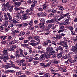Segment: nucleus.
<instances>
[{"label":"nucleus","mask_w":77,"mask_h":77,"mask_svg":"<svg viewBox=\"0 0 77 77\" xmlns=\"http://www.w3.org/2000/svg\"><path fill=\"white\" fill-rule=\"evenodd\" d=\"M2 67L3 68H6V69H8V68H11V66H10V64L8 63H6L5 65H3Z\"/></svg>","instance_id":"5"},{"label":"nucleus","mask_w":77,"mask_h":77,"mask_svg":"<svg viewBox=\"0 0 77 77\" xmlns=\"http://www.w3.org/2000/svg\"><path fill=\"white\" fill-rule=\"evenodd\" d=\"M33 20H31L29 23V25H31V26H32V25H33Z\"/></svg>","instance_id":"37"},{"label":"nucleus","mask_w":77,"mask_h":77,"mask_svg":"<svg viewBox=\"0 0 77 77\" xmlns=\"http://www.w3.org/2000/svg\"><path fill=\"white\" fill-rule=\"evenodd\" d=\"M51 71V72H54V68L53 67H50Z\"/></svg>","instance_id":"39"},{"label":"nucleus","mask_w":77,"mask_h":77,"mask_svg":"<svg viewBox=\"0 0 77 77\" xmlns=\"http://www.w3.org/2000/svg\"><path fill=\"white\" fill-rule=\"evenodd\" d=\"M62 56V54L61 53H59V54H58L57 57L58 59H60L61 57Z\"/></svg>","instance_id":"18"},{"label":"nucleus","mask_w":77,"mask_h":77,"mask_svg":"<svg viewBox=\"0 0 77 77\" xmlns=\"http://www.w3.org/2000/svg\"><path fill=\"white\" fill-rule=\"evenodd\" d=\"M9 51L8 48H5L3 50V53L4 54H2L1 56H0V59H5L6 60L7 59H9V57L10 56V55L8 54V51Z\"/></svg>","instance_id":"1"},{"label":"nucleus","mask_w":77,"mask_h":77,"mask_svg":"<svg viewBox=\"0 0 77 77\" xmlns=\"http://www.w3.org/2000/svg\"><path fill=\"white\" fill-rule=\"evenodd\" d=\"M45 26L44 25H41L40 27V28L42 30H44L45 29Z\"/></svg>","instance_id":"16"},{"label":"nucleus","mask_w":77,"mask_h":77,"mask_svg":"<svg viewBox=\"0 0 77 77\" xmlns=\"http://www.w3.org/2000/svg\"><path fill=\"white\" fill-rule=\"evenodd\" d=\"M52 2H53L54 3L55 5H57L58 3V2L57 1H56L55 0L52 1Z\"/></svg>","instance_id":"36"},{"label":"nucleus","mask_w":77,"mask_h":77,"mask_svg":"<svg viewBox=\"0 0 77 77\" xmlns=\"http://www.w3.org/2000/svg\"><path fill=\"white\" fill-rule=\"evenodd\" d=\"M64 47H66V50H68V45L66 44L63 45V48H64Z\"/></svg>","instance_id":"35"},{"label":"nucleus","mask_w":77,"mask_h":77,"mask_svg":"<svg viewBox=\"0 0 77 77\" xmlns=\"http://www.w3.org/2000/svg\"><path fill=\"white\" fill-rule=\"evenodd\" d=\"M65 31V29H63L62 30H60L58 31V33H60V32H63Z\"/></svg>","instance_id":"49"},{"label":"nucleus","mask_w":77,"mask_h":77,"mask_svg":"<svg viewBox=\"0 0 77 77\" xmlns=\"http://www.w3.org/2000/svg\"><path fill=\"white\" fill-rule=\"evenodd\" d=\"M23 74V72L21 71L17 72H16V74L17 75H20Z\"/></svg>","instance_id":"17"},{"label":"nucleus","mask_w":77,"mask_h":77,"mask_svg":"<svg viewBox=\"0 0 77 77\" xmlns=\"http://www.w3.org/2000/svg\"><path fill=\"white\" fill-rule=\"evenodd\" d=\"M29 45L32 46H36L37 45L35 43H29Z\"/></svg>","instance_id":"27"},{"label":"nucleus","mask_w":77,"mask_h":77,"mask_svg":"<svg viewBox=\"0 0 77 77\" xmlns=\"http://www.w3.org/2000/svg\"><path fill=\"white\" fill-rule=\"evenodd\" d=\"M33 59H34V58H33L29 57V62H31V61H32V60H33Z\"/></svg>","instance_id":"47"},{"label":"nucleus","mask_w":77,"mask_h":77,"mask_svg":"<svg viewBox=\"0 0 77 77\" xmlns=\"http://www.w3.org/2000/svg\"><path fill=\"white\" fill-rule=\"evenodd\" d=\"M49 53H55L56 52L55 51H53V48L51 47H50V52Z\"/></svg>","instance_id":"13"},{"label":"nucleus","mask_w":77,"mask_h":77,"mask_svg":"<svg viewBox=\"0 0 77 77\" xmlns=\"http://www.w3.org/2000/svg\"><path fill=\"white\" fill-rule=\"evenodd\" d=\"M4 16L5 17V20H8V16H7V14H6V13H4Z\"/></svg>","instance_id":"19"},{"label":"nucleus","mask_w":77,"mask_h":77,"mask_svg":"<svg viewBox=\"0 0 77 77\" xmlns=\"http://www.w3.org/2000/svg\"><path fill=\"white\" fill-rule=\"evenodd\" d=\"M30 42H31V43H34V42H36V41L32 39L31 40Z\"/></svg>","instance_id":"58"},{"label":"nucleus","mask_w":77,"mask_h":77,"mask_svg":"<svg viewBox=\"0 0 77 77\" xmlns=\"http://www.w3.org/2000/svg\"><path fill=\"white\" fill-rule=\"evenodd\" d=\"M14 5H17V6H20L21 5V3L19 2H15L14 3Z\"/></svg>","instance_id":"22"},{"label":"nucleus","mask_w":77,"mask_h":77,"mask_svg":"<svg viewBox=\"0 0 77 77\" xmlns=\"http://www.w3.org/2000/svg\"><path fill=\"white\" fill-rule=\"evenodd\" d=\"M17 19H13V22L14 23H18V22L17 21Z\"/></svg>","instance_id":"31"},{"label":"nucleus","mask_w":77,"mask_h":77,"mask_svg":"<svg viewBox=\"0 0 77 77\" xmlns=\"http://www.w3.org/2000/svg\"><path fill=\"white\" fill-rule=\"evenodd\" d=\"M39 58L41 60H44V59H48V56H47L46 54H44L41 55Z\"/></svg>","instance_id":"3"},{"label":"nucleus","mask_w":77,"mask_h":77,"mask_svg":"<svg viewBox=\"0 0 77 77\" xmlns=\"http://www.w3.org/2000/svg\"><path fill=\"white\" fill-rule=\"evenodd\" d=\"M59 50L60 51H63V49L62 47L59 46L58 48H57L56 49V51L57 52V51H59Z\"/></svg>","instance_id":"9"},{"label":"nucleus","mask_w":77,"mask_h":77,"mask_svg":"<svg viewBox=\"0 0 77 77\" xmlns=\"http://www.w3.org/2000/svg\"><path fill=\"white\" fill-rule=\"evenodd\" d=\"M15 31H13L11 32V35H13V36H14L15 35Z\"/></svg>","instance_id":"52"},{"label":"nucleus","mask_w":77,"mask_h":77,"mask_svg":"<svg viewBox=\"0 0 77 77\" xmlns=\"http://www.w3.org/2000/svg\"><path fill=\"white\" fill-rule=\"evenodd\" d=\"M69 28L70 30H73V29H74L72 26H69Z\"/></svg>","instance_id":"55"},{"label":"nucleus","mask_w":77,"mask_h":77,"mask_svg":"<svg viewBox=\"0 0 77 77\" xmlns=\"http://www.w3.org/2000/svg\"><path fill=\"white\" fill-rule=\"evenodd\" d=\"M14 7V5H12L11 8H10V7L8 8V9L9 10L10 12H12V10H13V8Z\"/></svg>","instance_id":"11"},{"label":"nucleus","mask_w":77,"mask_h":77,"mask_svg":"<svg viewBox=\"0 0 77 77\" xmlns=\"http://www.w3.org/2000/svg\"><path fill=\"white\" fill-rule=\"evenodd\" d=\"M14 9L17 11H20V8L19 7V8H18L17 7H16L14 8Z\"/></svg>","instance_id":"63"},{"label":"nucleus","mask_w":77,"mask_h":77,"mask_svg":"<svg viewBox=\"0 0 77 77\" xmlns=\"http://www.w3.org/2000/svg\"><path fill=\"white\" fill-rule=\"evenodd\" d=\"M61 38H62L61 35H56V39H61Z\"/></svg>","instance_id":"14"},{"label":"nucleus","mask_w":77,"mask_h":77,"mask_svg":"<svg viewBox=\"0 0 77 77\" xmlns=\"http://www.w3.org/2000/svg\"><path fill=\"white\" fill-rule=\"evenodd\" d=\"M50 76V74L49 73H47L44 75L45 77H48Z\"/></svg>","instance_id":"30"},{"label":"nucleus","mask_w":77,"mask_h":77,"mask_svg":"<svg viewBox=\"0 0 77 77\" xmlns=\"http://www.w3.org/2000/svg\"><path fill=\"white\" fill-rule=\"evenodd\" d=\"M46 50L47 53H50V48H47Z\"/></svg>","instance_id":"62"},{"label":"nucleus","mask_w":77,"mask_h":77,"mask_svg":"<svg viewBox=\"0 0 77 77\" xmlns=\"http://www.w3.org/2000/svg\"><path fill=\"white\" fill-rule=\"evenodd\" d=\"M51 25L50 24H49L48 27H47L46 29L47 30H49L50 28H51Z\"/></svg>","instance_id":"46"},{"label":"nucleus","mask_w":77,"mask_h":77,"mask_svg":"<svg viewBox=\"0 0 77 77\" xmlns=\"http://www.w3.org/2000/svg\"><path fill=\"white\" fill-rule=\"evenodd\" d=\"M71 53H69L68 54L67 56L68 57V58H71Z\"/></svg>","instance_id":"51"},{"label":"nucleus","mask_w":77,"mask_h":77,"mask_svg":"<svg viewBox=\"0 0 77 77\" xmlns=\"http://www.w3.org/2000/svg\"><path fill=\"white\" fill-rule=\"evenodd\" d=\"M15 56L16 57L17 59H19L20 56V54H17L15 55Z\"/></svg>","instance_id":"32"},{"label":"nucleus","mask_w":77,"mask_h":77,"mask_svg":"<svg viewBox=\"0 0 77 77\" xmlns=\"http://www.w3.org/2000/svg\"><path fill=\"white\" fill-rule=\"evenodd\" d=\"M64 23L66 24H68L69 23V20L66 19Z\"/></svg>","instance_id":"28"},{"label":"nucleus","mask_w":77,"mask_h":77,"mask_svg":"<svg viewBox=\"0 0 77 77\" xmlns=\"http://www.w3.org/2000/svg\"><path fill=\"white\" fill-rule=\"evenodd\" d=\"M22 47H28L29 45L27 44H22Z\"/></svg>","instance_id":"33"},{"label":"nucleus","mask_w":77,"mask_h":77,"mask_svg":"<svg viewBox=\"0 0 77 77\" xmlns=\"http://www.w3.org/2000/svg\"><path fill=\"white\" fill-rule=\"evenodd\" d=\"M15 57L13 55L10 56V58L11 59H15Z\"/></svg>","instance_id":"57"},{"label":"nucleus","mask_w":77,"mask_h":77,"mask_svg":"<svg viewBox=\"0 0 77 77\" xmlns=\"http://www.w3.org/2000/svg\"><path fill=\"white\" fill-rule=\"evenodd\" d=\"M4 29L3 27L2 26H0V30H3Z\"/></svg>","instance_id":"64"},{"label":"nucleus","mask_w":77,"mask_h":77,"mask_svg":"<svg viewBox=\"0 0 77 77\" xmlns=\"http://www.w3.org/2000/svg\"><path fill=\"white\" fill-rule=\"evenodd\" d=\"M14 32L15 33H20V32L17 29L14 30Z\"/></svg>","instance_id":"56"},{"label":"nucleus","mask_w":77,"mask_h":77,"mask_svg":"<svg viewBox=\"0 0 77 77\" xmlns=\"http://www.w3.org/2000/svg\"><path fill=\"white\" fill-rule=\"evenodd\" d=\"M6 6L7 8H9L11 6V5L9 4V2H8L6 4Z\"/></svg>","instance_id":"26"},{"label":"nucleus","mask_w":77,"mask_h":77,"mask_svg":"<svg viewBox=\"0 0 77 77\" xmlns=\"http://www.w3.org/2000/svg\"><path fill=\"white\" fill-rule=\"evenodd\" d=\"M25 34V32H21L19 34V36H23Z\"/></svg>","instance_id":"21"},{"label":"nucleus","mask_w":77,"mask_h":77,"mask_svg":"<svg viewBox=\"0 0 77 77\" xmlns=\"http://www.w3.org/2000/svg\"><path fill=\"white\" fill-rule=\"evenodd\" d=\"M74 63L75 62H77V57L76 56L75 57L74 60H73Z\"/></svg>","instance_id":"48"},{"label":"nucleus","mask_w":77,"mask_h":77,"mask_svg":"<svg viewBox=\"0 0 77 77\" xmlns=\"http://www.w3.org/2000/svg\"><path fill=\"white\" fill-rule=\"evenodd\" d=\"M38 11H40V12H42V11H43V9L41 8H39L38 9Z\"/></svg>","instance_id":"41"},{"label":"nucleus","mask_w":77,"mask_h":77,"mask_svg":"<svg viewBox=\"0 0 77 77\" xmlns=\"http://www.w3.org/2000/svg\"><path fill=\"white\" fill-rule=\"evenodd\" d=\"M40 23H42V25H44L45 24V20H44V19H41L40 20Z\"/></svg>","instance_id":"12"},{"label":"nucleus","mask_w":77,"mask_h":77,"mask_svg":"<svg viewBox=\"0 0 77 77\" xmlns=\"http://www.w3.org/2000/svg\"><path fill=\"white\" fill-rule=\"evenodd\" d=\"M51 57L53 58H56V55L54 54V53H51Z\"/></svg>","instance_id":"29"},{"label":"nucleus","mask_w":77,"mask_h":77,"mask_svg":"<svg viewBox=\"0 0 77 77\" xmlns=\"http://www.w3.org/2000/svg\"><path fill=\"white\" fill-rule=\"evenodd\" d=\"M17 42H18V40H13L12 42H9V44L10 45H12V44H15Z\"/></svg>","instance_id":"8"},{"label":"nucleus","mask_w":77,"mask_h":77,"mask_svg":"<svg viewBox=\"0 0 77 77\" xmlns=\"http://www.w3.org/2000/svg\"><path fill=\"white\" fill-rule=\"evenodd\" d=\"M63 58L64 59H67V56L66 55L63 56Z\"/></svg>","instance_id":"61"},{"label":"nucleus","mask_w":77,"mask_h":77,"mask_svg":"<svg viewBox=\"0 0 77 77\" xmlns=\"http://www.w3.org/2000/svg\"><path fill=\"white\" fill-rule=\"evenodd\" d=\"M58 7L59 8H59V10H60V11H63V9H64L62 7V6H61L60 5H59Z\"/></svg>","instance_id":"20"},{"label":"nucleus","mask_w":77,"mask_h":77,"mask_svg":"<svg viewBox=\"0 0 77 77\" xmlns=\"http://www.w3.org/2000/svg\"><path fill=\"white\" fill-rule=\"evenodd\" d=\"M16 18H17L18 21H20L22 17H21V16H19L16 17Z\"/></svg>","instance_id":"34"},{"label":"nucleus","mask_w":77,"mask_h":77,"mask_svg":"<svg viewBox=\"0 0 77 77\" xmlns=\"http://www.w3.org/2000/svg\"><path fill=\"white\" fill-rule=\"evenodd\" d=\"M8 28H10V27H13V24L12 23H10L9 26H8Z\"/></svg>","instance_id":"43"},{"label":"nucleus","mask_w":77,"mask_h":77,"mask_svg":"<svg viewBox=\"0 0 77 77\" xmlns=\"http://www.w3.org/2000/svg\"><path fill=\"white\" fill-rule=\"evenodd\" d=\"M39 36H35L34 39L36 40L38 42L37 43V44H38L39 43L40 40L39 39Z\"/></svg>","instance_id":"10"},{"label":"nucleus","mask_w":77,"mask_h":77,"mask_svg":"<svg viewBox=\"0 0 77 77\" xmlns=\"http://www.w3.org/2000/svg\"><path fill=\"white\" fill-rule=\"evenodd\" d=\"M14 49L13 48H12V47H11L10 49H9V51H14Z\"/></svg>","instance_id":"53"},{"label":"nucleus","mask_w":77,"mask_h":77,"mask_svg":"<svg viewBox=\"0 0 77 77\" xmlns=\"http://www.w3.org/2000/svg\"><path fill=\"white\" fill-rule=\"evenodd\" d=\"M28 26V24L27 23H24L23 24V27H26Z\"/></svg>","instance_id":"44"},{"label":"nucleus","mask_w":77,"mask_h":77,"mask_svg":"<svg viewBox=\"0 0 77 77\" xmlns=\"http://www.w3.org/2000/svg\"><path fill=\"white\" fill-rule=\"evenodd\" d=\"M33 14L32 12L30 13H26V14H24L23 17V20H27V18H30V16L29 15H32Z\"/></svg>","instance_id":"2"},{"label":"nucleus","mask_w":77,"mask_h":77,"mask_svg":"<svg viewBox=\"0 0 77 77\" xmlns=\"http://www.w3.org/2000/svg\"><path fill=\"white\" fill-rule=\"evenodd\" d=\"M74 44L75 45L74 46L72 47V48L71 49L72 51H75V50H77V42H74Z\"/></svg>","instance_id":"4"},{"label":"nucleus","mask_w":77,"mask_h":77,"mask_svg":"<svg viewBox=\"0 0 77 77\" xmlns=\"http://www.w3.org/2000/svg\"><path fill=\"white\" fill-rule=\"evenodd\" d=\"M54 22V20L52 19L51 20H48L46 21V24H48L49 23H52Z\"/></svg>","instance_id":"7"},{"label":"nucleus","mask_w":77,"mask_h":77,"mask_svg":"<svg viewBox=\"0 0 77 77\" xmlns=\"http://www.w3.org/2000/svg\"><path fill=\"white\" fill-rule=\"evenodd\" d=\"M42 14V16H43V17H44V16H47V14L45 13L44 12H43Z\"/></svg>","instance_id":"38"},{"label":"nucleus","mask_w":77,"mask_h":77,"mask_svg":"<svg viewBox=\"0 0 77 77\" xmlns=\"http://www.w3.org/2000/svg\"><path fill=\"white\" fill-rule=\"evenodd\" d=\"M32 3H34V4H36L37 3V1L36 0H33L32 1Z\"/></svg>","instance_id":"45"},{"label":"nucleus","mask_w":77,"mask_h":77,"mask_svg":"<svg viewBox=\"0 0 77 77\" xmlns=\"http://www.w3.org/2000/svg\"><path fill=\"white\" fill-rule=\"evenodd\" d=\"M66 63H74V61L72 58L69 59L67 61H65Z\"/></svg>","instance_id":"6"},{"label":"nucleus","mask_w":77,"mask_h":77,"mask_svg":"<svg viewBox=\"0 0 77 77\" xmlns=\"http://www.w3.org/2000/svg\"><path fill=\"white\" fill-rule=\"evenodd\" d=\"M16 17H19V16H20V13H16Z\"/></svg>","instance_id":"54"},{"label":"nucleus","mask_w":77,"mask_h":77,"mask_svg":"<svg viewBox=\"0 0 77 77\" xmlns=\"http://www.w3.org/2000/svg\"><path fill=\"white\" fill-rule=\"evenodd\" d=\"M63 39H64V41H66L67 42H71V41L68 40V38H67V37H64Z\"/></svg>","instance_id":"15"},{"label":"nucleus","mask_w":77,"mask_h":77,"mask_svg":"<svg viewBox=\"0 0 77 77\" xmlns=\"http://www.w3.org/2000/svg\"><path fill=\"white\" fill-rule=\"evenodd\" d=\"M66 16H67V18H68V19H70V16L69 15V14L68 13L66 14Z\"/></svg>","instance_id":"42"},{"label":"nucleus","mask_w":77,"mask_h":77,"mask_svg":"<svg viewBox=\"0 0 77 77\" xmlns=\"http://www.w3.org/2000/svg\"><path fill=\"white\" fill-rule=\"evenodd\" d=\"M49 4V2H46L43 5L44 7H47L48 5Z\"/></svg>","instance_id":"25"},{"label":"nucleus","mask_w":77,"mask_h":77,"mask_svg":"<svg viewBox=\"0 0 77 77\" xmlns=\"http://www.w3.org/2000/svg\"><path fill=\"white\" fill-rule=\"evenodd\" d=\"M51 62H49V63H47L46 65H45V68H46V67H47V66H50V65H51Z\"/></svg>","instance_id":"24"},{"label":"nucleus","mask_w":77,"mask_h":77,"mask_svg":"<svg viewBox=\"0 0 77 77\" xmlns=\"http://www.w3.org/2000/svg\"><path fill=\"white\" fill-rule=\"evenodd\" d=\"M25 61V60H24L23 59V60H20V62L21 63H23V62H24Z\"/></svg>","instance_id":"60"},{"label":"nucleus","mask_w":77,"mask_h":77,"mask_svg":"<svg viewBox=\"0 0 77 77\" xmlns=\"http://www.w3.org/2000/svg\"><path fill=\"white\" fill-rule=\"evenodd\" d=\"M60 16L62 18H64L65 17H66V14H61L60 15Z\"/></svg>","instance_id":"23"},{"label":"nucleus","mask_w":77,"mask_h":77,"mask_svg":"<svg viewBox=\"0 0 77 77\" xmlns=\"http://www.w3.org/2000/svg\"><path fill=\"white\" fill-rule=\"evenodd\" d=\"M41 65V66H43V67H45V63H40Z\"/></svg>","instance_id":"40"},{"label":"nucleus","mask_w":77,"mask_h":77,"mask_svg":"<svg viewBox=\"0 0 77 77\" xmlns=\"http://www.w3.org/2000/svg\"><path fill=\"white\" fill-rule=\"evenodd\" d=\"M1 43L2 44H7L8 43L6 41H4L1 42Z\"/></svg>","instance_id":"50"},{"label":"nucleus","mask_w":77,"mask_h":77,"mask_svg":"<svg viewBox=\"0 0 77 77\" xmlns=\"http://www.w3.org/2000/svg\"><path fill=\"white\" fill-rule=\"evenodd\" d=\"M71 34L72 35H75V32L74 31H71Z\"/></svg>","instance_id":"59"}]
</instances>
